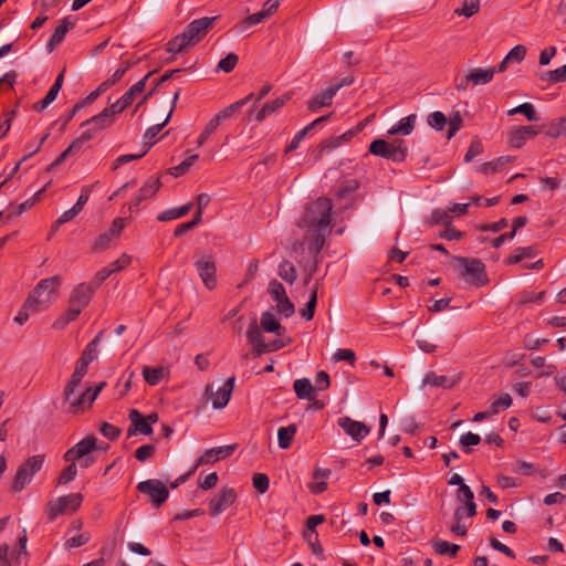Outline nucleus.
<instances>
[{
    "label": "nucleus",
    "mask_w": 566,
    "mask_h": 566,
    "mask_svg": "<svg viewBox=\"0 0 566 566\" xmlns=\"http://www.w3.org/2000/svg\"><path fill=\"white\" fill-rule=\"evenodd\" d=\"M332 202L326 198L307 205L304 216L298 222L300 228L304 229L305 241H312L311 249L314 254L321 252L325 244V237L331 228Z\"/></svg>",
    "instance_id": "nucleus-1"
},
{
    "label": "nucleus",
    "mask_w": 566,
    "mask_h": 566,
    "mask_svg": "<svg viewBox=\"0 0 566 566\" xmlns=\"http://www.w3.org/2000/svg\"><path fill=\"white\" fill-rule=\"evenodd\" d=\"M97 449L96 437L93 434L86 436L63 454V460L65 462H73L76 465L78 464L80 468L85 469L95 462L96 458L94 452Z\"/></svg>",
    "instance_id": "nucleus-2"
},
{
    "label": "nucleus",
    "mask_w": 566,
    "mask_h": 566,
    "mask_svg": "<svg viewBox=\"0 0 566 566\" xmlns=\"http://www.w3.org/2000/svg\"><path fill=\"white\" fill-rule=\"evenodd\" d=\"M61 281L59 275L41 280L27 298V307L38 306L40 310L46 307L55 298Z\"/></svg>",
    "instance_id": "nucleus-3"
},
{
    "label": "nucleus",
    "mask_w": 566,
    "mask_h": 566,
    "mask_svg": "<svg viewBox=\"0 0 566 566\" xmlns=\"http://www.w3.org/2000/svg\"><path fill=\"white\" fill-rule=\"evenodd\" d=\"M45 455L36 454L28 458L17 470L14 479L10 485V492L19 493L29 485L36 472H39L44 463Z\"/></svg>",
    "instance_id": "nucleus-4"
},
{
    "label": "nucleus",
    "mask_w": 566,
    "mask_h": 566,
    "mask_svg": "<svg viewBox=\"0 0 566 566\" xmlns=\"http://www.w3.org/2000/svg\"><path fill=\"white\" fill-rule=\"evenodd\" d=\"M369 153L395 163H401L407 157L408 147L402 139H395L389 143L385 139L378 138L369 145Z\"/></svg>",
    "instance_id": "nucleus-5"
},
{
    "label": "nucleus",
    "mask_w": 566,
    "mask_h": 566,
    "mask_svg": "<svg viewBox=\"0 0 566 566\" xmlns=\"http://www.w3.org/2000/svg\"><path fill=\"white\" fill-rule=\"evenodd\" d=\"M453 260L459 264L460 276L469 283L476 286L488 283L485 266L481 260L464 256H454Z\"/></svg>",
    "instance_id": "nucleus-6"
},
{
    "label": "nucleus",
    "mask_w": 566,
    "mask_h": 566,
    "mask_svg": "<svg viewBox=\"0 0 566 566\" xmlns=\"http://www.w3.org/2000/svg\"><path fill=\"white\" fill-rule=\"evenodd\" d=\"M83 502L81 493H72L69 495L60 496L48 503V516L51 521L55 520L59 515L67 512H75L78 510Z\"/></svg>",
    "instance_id": "nucleus-7"
},
{
    "label": "nucleus",
    "mask_w": 566,
    "mask_h": 566,
    "mask_svg": "<svg viewBox=\"0 0 566 566\" xmlns=\"http://www.w3.org/2000/svg\"><path fill=\"white\" fill-rule=\"evenodd\" d=\"M105 386L106 382L102 381L95 387H85L82 390L80 397H73V395H71V398L64 399V401L69 405V411L72 413H78L90 409Z\"/></svg>",
    "instance_id": "nucleus-8"
},
{
    "label": "nucleus",
    "mask_w": 566,
    "mask_h": 566,
    "mask_svg": "<svg viewBox=\"0 0 566 566\" xmlns=\"http://www.w3.org/2000/svg\"><path fill=\"white\" fill-rule=\"evenodd\" d=\"M195 266L202 283L208 290H213L217 286V269L212 255L196 253Z\"/></svg>",
    "instance_id": "nucleus-9"
},
{
    "label": "nucleus",
    "mask_w": 566,
    "mask_h": 566,
    "mask_svg": "<svg viewBox=\"0 0 566 566\" xmlns=\"http://www.w3.org/2000/svg\"><path fill=\"white\" fill-rule=\"evenodd\" d=\"M138 492L147 495L155 507L161 506L169 496V491L163 481L149 479L137 484Z\"/></svg>",
    "instance_id": "nucleus-10"
},
{
    "label": "nucleus",
    "mask_w": 566,
    "mask_h": 566,
    "mask_svg": "<svg viewBox=\"0 0 566 566\" xmlns=\"http://www.w3.org/2000/svg\"><path fill=\"white\" fill-rule=\"evenodd\" d=\"M268 292L276 302V311L283 315L284 317H290L294 314L295 307L294 304L287 297L285 287L282 283L276 280H272L269 283Z\"/></svg>",
    "instance_id": "nucleus-11"
},
{
    "label": "nucleus",
    "mask_w": 566,
    "mask_h": 566,
    "mask_svg": "<svg viewBox=\"0 0 566 566\" xmlns=\"http://www.w3.org/2000/svg\"><path fill=\"white\" fill-rule=\"evenodd\" d=\"M234 376L228 378L223 386L216 392H213L212 386H206V395L212 400V407L214 409H222L228 405L234 388Z\"/></svg>",
    "instance_id": "nucleus-12"
},
{
    "label": "nucleus",
    "mask_w": 566,
    "mask_h": 566,
    "mask_svg": "<svg viewBox=\"0 0 566 566\" xmlns=\"http://www.w3.org/2000/svg\"><path fill=\"white\" fill-rule=\"evenodd\" d=\"M216 20L217 17H205L193 20L185 28L184 31L191 42L196 44L212 29Z\"/></svg>",
    "instance_id": "nucleus-13"
},
{
    "label": "nucleus",
    "mask_w": 566,
    "mask_h": 566,
    "mask_svg": "<svg viewBox=\"0 0 566 566\" xmlns=\"http://www.w3.org/2000/svg\"><path fill=\"white\" fill-rule=\"evenodd\" d=\"M237 499V493L232 488H223L213 496L209 502L211 516H218L229 506H231Z\"/></svg>",
    "instance_id": "nucleus-14"
},
{
    "label": "nucleus",
    "mask_w": 566,
    "mask_h": 566,
    "mask_svg": "<svg viewBox=\"0 0 566 566\" xmlns=\"http://www.w3.org/2000/svg\"><path fill=\"white\" fill-rule=\"evenodd\" d=\"M91 363L86 360V358L80 357L75 369L71 376V379L67 381L64 391L63 397L64 399L71 398V395H74V391L78 389L83 378L87 374V368Z\"/></svg>",
    "instance_id": "nucleus-15"
},
{
    "label": "nucleus",
    "mask_w": 566,
    "mask_h": 566,
    "mask_svg": "<svg viewBox=\"0 0 566 566\" xmlns=\"http://www.w3.org/2000/svg\"><path fill=\"white\" fill-rule=\"evenodd\" d=\"M96 291V286L88 283H81L77 286L74 287L70 295V305H73L80 310L85 308L91 300L93 294Z\"/></svg>",
    "instance_id": "nucleus-16"
},
{
    "label": "nucleus",
    "mask_w": 566,
    "mask_h": 566,
    "mask_svg": "<svg viewBox=\"0 0 566 566\" xmlns=\"http://www.w3.org/2000/svg\"><path fill=\"white\" fill-rule=\"evenodd\" d=\"M337 422L338 426L357 442H360L370 431L367 424L353 420L349 417H342Z\"/></svg>",
    "instance_id": "nucleus-17"
},
{
    "label": "nucleus",
    "mask_w": 566,
    "mask_h": 566,
    "mask_svg": "<svg viewBox=\"0 0 566 566\" xmlns=\"http://www.w3.org/2000/svg\"><path fill=\"white\" fill-rule=\"evenodd\" d=\"M93 138V132L92 130H85L84 133H82V135L80 137H77L76 139H74L71 145L63 151L60 154V156L48 167V171H51L53 170L54 168H56L57 166H60L62 163H64V160L77 153L81 150L82 146L87 143L88 140H91Z\"/></svg>",
    "instance_id": "nucleus-18"
},
{
    "label": "nucleus",
    "mask_w": 566,
    "mask_h": 566,
    "mask_svg": "<svg viewBox=\"0 0 566 566\" xmlns=\"http://www.w3.org/2000/svg\"><path fill=\"white\" fill-rule=\"evenodd\" d=\"M235 444L216 447L207 450L198 460L195 470L200 465L211 464L220 459L230 457L235 450Z\"/></svg>",
    "instance_id": "nucleus-19"
},
{
    "label": "nucleus",
    "mask_w": 566,
    "mask_h": 566,
    "mask_svg": "<svg viewBox=\"0 0 566 566\" xmlns=\"http://www.w3.org/2000/svg\"><path fill=\"white\" fill-rule=\"evenodd\" d=\"M128 419L130 421V426L127 430V436L133 437L137 433L149 436L153 433L151 426L148 424V421L143 417V415L136 410L130 409L128 413Z\"/></svg>",
    "instance_id": "nucleus-20"
},
{
    "label": "nucleus",
    "mask_w": 566,
    "mask_h": 566,
    "mask_svg": "<svg viewBox=\"0 0 566 566\" xmlns=\"http://www.w3.org/2000/svg\"><path fill=\"white\" fill-rule=\"evenodd\" d=\"M161 184L159 178H150L148 179L145 185L139 189L137 196L130 201L129 203V210H137L139 205L156 195V192L159 190Z\"/></svg>",
    "instance_id": "nucleus-21"
},
{
    "label": "nucleus",
    "mask_w": 566,
    "mask_h": 566,
    "mask_svg": "<svg viewBox=\"0 0 566 566\" xmlns=\"http://www.w3.org/2000/svg\"><path fill=\"white\" fill-rule=\"evenodd\" d=\"M247 336L250 344L253 346L252 353L254 356L259 357L265 353L266 343L264 342V337L260 331V327L258 326L255 318H253L249 324Z\"/></svg>",
    "instance_id": "nucleus-22"
},
{
    "label": "nucleus",
    "mask_w": 566,
    "mask_h": 566,
    "mask_svg": "<svg viewBox=\"0 0 566 566\" xmlns=\"http://www.w3.org/2000/svg\"><path fill=\"white\" fill-rule=\"evenodd\" d=\"M461 379V374H457L452 377L439 376L434 373H428L423 380V386L442 387L450 389L454 387Z\"/></svg>",
    "instance_id": "nucleus-23"
},
{
    "label": "nucleus",
    "mask_w": 566,
    "mask_h": 566,
    "mask_svg": "<svg viewBox=\"0 0 566 566\" xmlns=\"http://www.w3.org/2000/svg\"><path fill=\"white\" fill-rule=\"evenodd\" d=\"M254 96V93H250L245 97L230 104L224 107L220 112H218L212 118L216 123L221 125V123L230 119L240 108H242L245 104H248Z\"/></svg>",
    "instance_id": "nucleus-24"
},
{
    "label": "nucleus",
    "mask_w": 566,
    "mask_h": 566,
    "mask_svg": "<svg viewBox=\"0 0 566 566\" xmlns=\"http://www.w3.org/2000/svg\"><path fill=\"white\" fill-rule=\"evenodd\" d=\"M289 99L290 96L286 94L275 98L274 101L266 102L255 114L253 113L252 116L258 123H261L268 116L281 108Z\"/></svg>",
    "instance_id": "nucleus-25"
},
{
    "label": "nucleus",
    "mask_w": 566,
    "mask_h": 566,
    "mask_svg": "<svg viewBox=\"0 0 566 566\" xmlns=\"http://www.w3.org/2000/svg\"><path fill=\"white\" fill-rule=\"evenodd\" d=\"M538 130L533 126H522L510 133L509 142L512 147L521 148L527 138L535 137Z\"/></svg>",
    "instance_id": "nucleus-26"
},
{
    "label": "nucleus",
    "mask_w": 566,
    "mask_h": 566,
    "mask_svg": "<svg viewBox=\"0 0 566 566\" xmlns=\"http://www.w3.org/2000/svg\"><path fill=\"white\" fill-rule=\"evenodd\" d=\"M114 122L115 119L105 109H103L99 114L85 120L82 126H90L87 130H92L94 135L96 132L112 126Z\"/></svg>",
    "instance_id": "nucleus-27"
},
{
    "label": "nucleus",
    "mask_w": 566,
    "mask_h": 566,
    "mask_svg": "<svg viewBox=\"0 0 566 566\" xmlns=\"http://www.w3.org/2000/svg\"><path fill=\"white\" fill-rule=\"evenodd\" d=\"M73 28H74V22L71 21L70 18L66 17V18L62 19L60 25L56 27L51 39L49 40V42L46 44V49L49 50V52H52L55 49V46L59 45L63 41L67 31Z\"/></svg>",
    "instance_id": "nucleus-28"
},
{
    "label": "nucleus",
    "mask_w": 566,
    "mask_h": 566,
    "mask_svg": "<svg viewBox=\"0 0 566 566\" xmlns=\"http://www.w3.org/2000/svg\"><path fill=\"white\" fill-rule=\"evenodd\" d=\"M417 115L410 114L403 118H401L396 125H394L389 130L388 135H410L416 126Z\"/></svg>",
    "instance_id": "nucleus-29"
},
{
    "label": "nucleus",
    "mask_w": 566,
    "mask_h": 566,
    "mask_svg": "<svg viewBox=\"0 0 566 566\" xmlns=\"http://www.w3.org/2000/svg\"><path fill=\"white\" fill-rule=\"evenodd\" d=\"M496 73L495 67L490 69H473L468 73V80H471L473 85L488 84L490 83L494 74Z\"/></svg>",
    "instance_id": "nucleus-30"
},
{
    "label": "nucleus",
    "mask_w": 566,
    "mask_h": 566,
    "mask_svg": "<svg viewBox=\"0 0 566 566\" xmlns=\"http://www.w3.org/2000/svg\"><path fill=\"white\" fill-rule=\"evenodd\" d=\"M336 95L335 90L331 86L327 87L323 93L316 94L308 103V109L316 112L317 109L329 106Z\"/></svg>",
    "instance_id": "nucleus-31"
},
{
    "label": "nucleus",
    "mask_w": 566,
    "mask_h": 566,
    "mask_svg": "<svg viewBox=\"0 0 566 566\" xmlns=\"http://www.w3.org/2000/svg\"><path fill=\"white\" fill-rule=\"evenodd\" d=\"M156 71H151L147 73L142 80H139L137 83H135L128 91L124 93L122 96L123 102H125L128 106L133 104L136 96L142 94L146 87V83L148 78L155 73Z\"/></svg>",
    "instance_id": "nucleus-32"
},
{
    "label": "nucleus",
    "mask_w": 566,
    "mask_h": 566,
    "mask_svg": "<svg viewBox=\"0 0 566 566\" xmlns=\"http://www.w3.org/2000/svg\"><path fill=\"white\" fill-rule=\"evenodd\" d=\"M260 324L262 329L268 333H275L276 335H282L285 331L284 327L279 323V321L270 311H266L261 315Z\"/></svg>",
    "instance_id": "nucleus-33"
},
{
    "label": "nucleus",
    "mask_w": 566,
    "mask_h": 566,
    "mask_svg": "<svg viewBox=\"0 0 566 566\" xmlns=\"http://www.w3.org/2000/svg\"><path fill=\"white\" fill-rule=\"evenodd\" d=\"M293 389L298 399H313V392L315 388L313 387L311 380L308 378H300L296 379L293 384Z\"/></svg>",
    "instance_id": "nucleus-34"
},
{
    "label": "nucleus",
    "mask_w": 566,
    "mask_h": 566,
    "mask_svg": "<svg viewBox=\"0 0 566 566\" xmlns=\"http://www.w3.org/2000/svg\"><path fill=\"white\" fill-rule=\"evenodd\" d=\"M297 431L296 424L281 427L277 430V441L281 449H289Z\"/></svg>",
    "instance_id": "nucleus-35"
},
{
    "label": "nucleus",
    "mask_w": 566,
    "mask_h": 566,
    "mask_svg": "<svg viewBox=\"0 0 566 566\" xmlns=\"http://www.w3.org/2000/svg\"><path fill=\"white\" fill-rule=\"evenodd\" d=\"M189 45H193L191 40L188 38L186 32L176 35L167 43V51L171 53H181L184 52Z\"/></svg>",
    "instance_id": "nucleus-36"
},
{
    "label": "nucleus",
    "mask_w": 566,
    "mask_h": 566,
    "mask_svg": "<svg viewBox=\"0 0 566 566\" xmlns=\"http://www.w3.org/2000/svg\"><path fill=\"white\" fill-rule=\"evenodd\" d=\"M191 207H192V203L188 202L179 208H172V209L166 210V211L161 212L157 217V219L159 221H169V220L179 219V218L186 216L190 211Z\"/></svg>",
    "instance_id": "nucleus-37"
},
{
    "label": "nucleus",
    "mask_w": 566,
    "mask_h": 566,
    "mask_svg": "<svg viewBox=\"0 0 566 566\" xmlns=\"http://www.w3.org/2000/svg\"><path fill=\"white\" fill-rule=\"evenodd\" d=\"M432 547L439 555H449L451 557H454L460 549V546L458 544H450L447 541L442 539H433L432 541Z\"/></svg>",
    "instance_id": "nucleus-38"
},
{
    "label": "nucleus",
    "mask_w": 566,
    "mask_h": 566,
    "mask_svg": "<svg viewBox=\"0 0 566 566\" xmlns=\"http://www.w3.org/2000/svg\"><path fill=\"white\" fill-rule=\"evenodd\" d=\"M515 114H523L531 122L539 119L534 105L531 103H523L507 112L509 116H513Z\"/></svg>",
    "instance_id": "nucleus-39"
},
{
    "label": "nucleus",
    "mask_w": 566,
    "mask_h": 566,
    "mask_svg": "<svg viewBox=\"0 0 566 566\" xmlns=\"http://www.w3.org/2000/svg\"><path fill=\"white\" fill-rule=\"evenodd\" d=\"M81 312L82 310L70 305V308L54 322L53 327L57 329L64 328L69 323L75 321Z\"/></svg>",
    "instance_id": "nucleus-40"
},
{
    "label": "nucleus",
    "mask_w": 566,
    "mask_h": 566,
    "mask_svg": "<svg viewBox=\"0 0 566 566\" xmlns=\"http://www.w3.org/2000/svg\"><path fill=\"white\" fill-rule=\"evenodd\" d=\"M512 157L510 156H502V157H499L492 161H489V163H484L480 166V171L488 175V174H493V172H496L500 168H502L504 165L509 164L512 161Z\"/></svg>",
    "instance_id": "nucleus-41"
},
{
    "label": "nucleus",
    "mask_w": 566,
    "mask_h": 566,
    "mask_svg": "<svg viewBox=\"0 0 566 566\" xmlns=\"http://www.w3.org/2000/svg\"><path fill=\"white\" fill-rule=\"evenodd\" d=\"M430 227L437 224L448 226L451 223V216L443 209H436L431 212L430 217L426 221Z\"/></svg>",
    "instance_id": "nucleus-42"
},
{
    "label": "nucleus",
    "mask_w": 566,
    "mask_h": 566,
    "mask_svg": "<svg viewBox=\"0 0 566 566\" xmlns=\"http://www.w3.org/2000/svg\"><path fill=\"white\" fill-rule=\"evenodd\" d=\"M317 304V284L312 289L310 300L306 303L305 307L301 310V316L306 321H311L315 314V307Z\"/></svg>",
    "instance_id": "nucleus-43"
},
{
    "label": "nucleus",
    "mask_w": 566,
    "mask_h": 566,
    "mask_svg": "<svg viewBox=\"0 0 566 566\" xmlns=\"http://www.w3.org/2000/svg\"><path fill=\"white\" fill-rule=\"evenodd\" d=\"M324 520H325L324 516L321 514L319 515H311L307 518V523H306L307 532L304 534V537L307 541V543H312V537H314L315 541L317 539L318 534L316 533L315 527L317 525L322 524L324 522Z\"/></svg>",
    "instance_id": "nucleus-44"
},
{
    "label": "nucleus",
    "mask_w": 566,
    "mask_h": 566,
    "mask_svg": "<svg viewBox=\"0 0 566 566\" xmlns=\"http://www.w3.org/2000/svg\"><path fill=\"white\" fill-rule=\"evenodd\" d=\"M103 331H101L93 340H91L82 353L83 358L92 363L96 358L97 347L103 338Z\"/></svg>",
    "instance_id": "nucleus-45"
},
{
    "label": "nucleus",
    "mask_w": 566,
    "mask_h": 566,
    "mask_svg": "<svg viewBox=\"0 0 566 566\" xmlns=\"http://www.w3.org/2000/svg\"><path fill=\"white\" fill-rule=\"evenodd\" d=\"M180 72H181L180 69L167 71L160 78H158L154 83V87L147 94L144 95L142 101L137 104V107L140 106L143 103H145L148 98H150L155 94V92L157 91V86H160L163 83L172 78L177 73H180Z\"/></svg>",
    "instance_id": "nucleus-46"
},
{
    "label": "nucleus",
    "mask_w": 566,
    "mask_h": 566,
    "mask_svg": "<svg viewBox=\"0 0 566 566\" xmlns=\"http://www.w3.org/2000/svg\"><path fill=\"white\" fill-rule=\"evenodd\" d=\"M480 9V0H464L461 8L454 10L457 15H464L467 18L475 14Z\"/></svg>",
    "instance_id": "nucleus-47"
},
{
    "label": "nucleus",
    "mask_w": 566,
    "mask_h": 566,
    "mask_svg": "<svg viewBox=\"0 0 566 566\" xmlns=\"http://www.w3.org/2000/svg\"><path fill=\"white\" fill-rule=\"evenodd\" d=\"M541 80L546 81L551 84L566 81V64L556 70L544 73L541 76Z\"/></svg>",
    "instance_id": "nucleus-48"
},
{
    "label": "nucleus",
    "mask_w": 566,
    "mask_h": 566,
    "mask_svg": "<svg viewBox=\"0 0 566 566\" xmlns=\"http://www.w3.org/2000/svg\"><path fill=\"white\" fill-rule=\"evenodd\" d=\"M279 275L287 283L292 284L296 280L295 266L289 262L283 261L279 266Z\"/></svg>",
    "instance_id": "nucleus-49"
},
{
    "label": "nucleus",
    "mask_w": 566,
    "mask_h": 566,
    "mask_svg": "<svg viewBox=\"0 0 566 566\" xmlns=\"http://www.w3.org/2000/svg\"><path fill=\"white\" fill-rule=\"evenodd\" d=\"M163 373L164 370L161 367L150 368L146 366L143 369V376L145 381L151 386L159 384V381L163 378Z\"/></svg>",
    "instance_id": "nucleus-50"
},
{
    "label": "nucleus",
    "mask_w": 566,
    "mask_h": 566,
    "mask_svg": "<svg viewBox=\"0 0 566 566\" xmlns=\"http://www.w3.org/2000/svg\"><path fill=\"white\" fill-rule=\"evenodd\" d=\"M427 122L431 128L436 130H442L447 125L448 119L442 112L436 111L428 115Z\"/></svg>",
    "instance_id": "nucleus-51"
},
{
    "label": "nucleus",
    "mask_w": 566,
    "mask_h": 566,
    "mask_svg": "<svg viewBox=\"0 0 566 566\" xmlns=\"http://www.w3.org/2000/svg\"><path fill=\"white\" fill-rule=\"evenodd\" d=\"M69 465L60 473L57 478V485H65L73 481L77 475V465L73 462H67Z\"/></svg>",
    "instance_id": "nucleus-52"
},
{
    "label": "nucleus",
    "mask_w": 566,
    "mask_h": 566,
    "mask_svg": "<svg viewBox=\"0 0 566 566\" xmlns=\"http://www.w3.org/2000/svg\"><path fill=\"white\" fill-rule=\"evenodd\" d=\"M266 18L268 17L262 11H259L256 13H253V14H250L249 17H247L244 20H242L237 25V28L239 29L240 32H243V31L248 30L250 27L261 23Z\"/></svg>",
    "instance_id": "nucleus-53"
},
{
    "label": "nucleus",
    "mask_w": 566,
    "mask_h": 566,
    "mask_svg": "<svg viewBox=\"0 0 566 566\" xmlns=\"http://www.w3.org/2000/svg\"><path fill=\"white\" fill-rule=\"evenodd\" d=\"M535 255V249L533 247L520 248L516 250L514 255H511L505 260L506 264H516L524 258H533Z\"/></svg>",
    "instance_id": "nucleus-54"
},
{
    "label": "nucleus",
    "mask_w": 566,
    "mask_h": 566,
    "mask_svg": "<svg viewBox=\"0 0 566 566\" xmlns=\"http://www.w3.org/2000/svg\"><path fill=\"white\" fill-rule=\"evenodd\" d=\"M197 159H198V155H196V154L189 156L184 161H181L179 165L172 167L170 169V174L175 177H179V176L186 174Z\"/></svg>",
    "instance_id": "nucleus-55"
},
{
    "label": "nucleus",
    "mask_w": 566,
    "mask_h": 566,
    "mask_svg": "<svg viewBox=\"0 0 566 566\" xmlns=\"http://www.w3.org/2000/svg\"><path fill=\"white\" fill-rule=\"evenodd\" d=\"M239 57L234 53H229L226 57L221 59L218 63V71L230 73L238 64Z\"/></svg>",
    "instance_id": "nucleus-56"
},
{
    "label": "nucleus",
    "mask_w": 566,
    "mask_h": 566,
    "mask_svg": "<svg viewBox=\"0 0 566 566\" xmlns=\"http://www.w3.org/2000/svg\"><path fill=\"white\" fill-rule=\"evenodd\" d=\"M447 124H449L447 138L451 139L460 130V128L463 124V119H462L460 113L459 112L453 113L450 116V119Z\"/></svg>",
    "instance_id": "nucleus-57"
},
{
    "label": "nucleus",
    "mask_w": 566,
    "mask_h": 566,
    "mask_svg": "<svg viewBox=\"0 0 566 566\" xmlns=\"http://www.w3.org/2000/svg\"><path fill=\"white\" fill-rule=\"evenodd\" d=\"M117 82L114 80L113 76H111L106 81L102 82L95 91L91 92L86 96V102H94L95 99H97V97L99 95H102L104 92H106L111 86H113Z\"/></svg>",
    "instance_id": "nucleus-58"
},
{
    "label": "nucleus",
    "mask_w": 566,
    "mask_h": 566,
    "mask_svg": "<svg viewBox=\"0 0 566 566\" xmlns=\"http://www.w3.org/2000/svg\"><path fill=\"white\" fill-rule=\"evenodd\" d=\"M200 222H201L200 212L195 213L193 219L191 221L177 226V228L175 229V232H174L175 237H181V235L186 234L188 231L193 229Z\"/></svg>",
    "instance_id": "nucleus-59"
},
{
    "label": "nucleus",
    "mask_w": 566,
    "mask_h": 566,
    "mask_svg": "<svg viewBox=\"0 0 566 566\" xmlns=\"http://www.w3.org/2000/svg\"><path fill=\"white\" fill-rule=\"evenodd\" d=\"M512 405V398L509 394H503L491 405V412L496 415L501 409H507Z\"/></svg>",
    "instance_id": "nucleus-60"
},
{
    "label": "nucleus",
    "mask_w": 566,
    "mask_h": 566,
    "mask_svg": "<svg viewBox=\"0 0 566 566\" xmlns=\"http://www.w3.org/2000/svg\"><path fill=\"white\" fill-rule=\"evenodd\" d=\"M252 483L259 493H265L269 490L270 481L266 474L255 473L252 478Z\"/></svg>",
    "instance_id": "nucleus-61"
},
{
    "label": "nucleus",
    "mask_w": 566,
    "mask_h": 566,
    "mask_svg": "<svg viewBox=\"0 0 566 566\" xmlns=\"http://www.w3.org/2000/svg\"><path fill=\"white\" fill-rule=\"evenodd\" d=\"M155 452L156 447L154 444H144L135 451V458L139 462H145L148 459H150L155 454Z\"/></svg>",
    "instance_id": "nucleus-62"
},
{
    "label": "nucleus",
    "mask_w": 566,
    "mask_h": 566,
    "mask_svg": "<svg viewBox=\"0 0 566 566\" xmlns=\"http://www.w3.org/2000/svg\"><path fill=\"white\" fill-rule=\"evenodd\" d=\"M483 151V146H482V143L480 139L478 138H473L471 140V144H470V147L464 156V160L467 163L471 161L473 158H475L476 156H479L480 154H482Z\"/></svg>",
    "instance_id": "nucleus-63"
},
{
    "label": "nucleus",
    "mask_w": 566,
    "mask_h": 566,
    "mask_svg": "<svg viewBox=\"0 0 566 566\" xmlns=\"http://www.w3.org/2000/svg\"><path fill=\"white\" fill-rule=\"evenodd\" d=\"M565 124H566V119H562V118L556 123H552L546 133L547 136H549L552 138H557L559 136L566 135Z\"/></svg>",
    "instance_id": "nucleus-64"
}]
</instances>
